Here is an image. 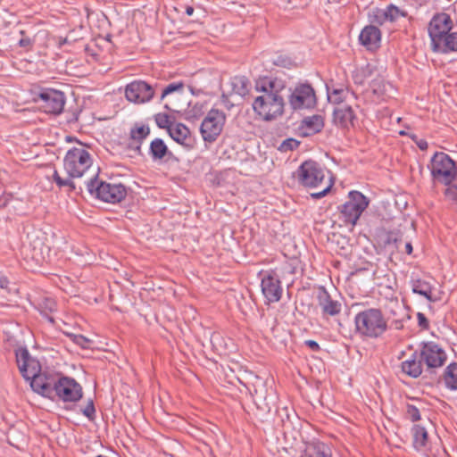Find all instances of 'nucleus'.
Here are the masks:
<instances>
[{"label": "nucleus", "instance_id": "1a4fd4ad", "mask_svg": "<svg viewBox=\"0 0 457 457\" xmlns=\"http://www.w3.org/2000/svg\"><path fill=\"white\" fill-rule=\"evenodd\" d=\"M298 183L306 188H317L324 183V169L315 161H304L296 170Z\"/></svg>", "mask_w": 457, "mask_h": 457}, {"label": "nucleus", "instance_id": "b1692460", "mask_svg": "<svg viewBox=\"0 0 457 457\" xmlns=\"http://www.w3.org/2000/svg\"><path fill=\"white\" fill-rule=\"evenodd\" d=\"M411 436L412 445L416 450L421 451L427 447L428 442V434L424 427L414 425L411 428Z\"/></svg>", "mask_w": 457, "mask_h": 457}, {"label": "nucleus", "instance_id": "7c9ffc66", "mask_svg": "<svg viewBox=\"0 0 457 457\" xmlns=\"http://www.w3.org/2000/svg\"><path fill=\"white\" fill-rule=\"evenodd\" d=\"M385 17H386L387 21L395 22L400 17H407L408 12L405 10L400 9L396 5L390 4L386 9Z\"/></svg>", "mask_w": 457, "mask_h": 457}, {"label": "nucleus", "instance_id": "8fccbe9b", "mask_svg": "<svg viewBox=\"0 0 457 457\" xmlns=\"http://www.w3.org/2000/svg\"><path fill=\"white\" fill-rule=\"evenodd\" d=\"M257 409L262 411L263 413H270L271 411V407L268 403H264L263 405L259 404L255 402Z\"/></svg>", "mask_w": 457, "mask_h": 457}, {"label": "nucleus", "instance_id": "ea45409f", "mask_svg": "<svg viewBox=\"0 0 457 457\" xmlns=\"http://www.w3.org/2000/svg\"><path fill=\"white\" fill-rule=\"evenodd\" d=\"M272 63L276 66L287 69H290L292 66H294V61L290 57L282 54L276 56L273 59Z\"/></svg>", "mask_w": 457, "mask_h": 457}, {"label": "nucleus", "instance_id": "4c0bfd02", "mask_svg": "<svg viewBox=\"0 0 457 457\" xmlns=\"http://www.w3.org/2000/svg\"><path fill=\"white\" fill-rule=\"evenodd\" d=\"M154 120L156 122V125L160 129H166L167 131L173 126L172 122L170 121V116L166 113H157L154 116Z\"/></svg>", "mask_w": 457, "mask_h": 457}, {"label": "nucleus", "instance_id": "79ce46f5", "mask_svg": "<svg viewBox=\"0 0 457 457\" xmlns=\"http://www.w3.org/2000/svg\"><path fill=\"white\" fill-rule=\"evenodd\" d=\"M406 415H407V418L410 419L413 422L420 420V410L417 406H415L413 404L406 405Z\"/></svg>", "mask_w": 457, "mask_h": 457}, {"label": "nucleus", "instance_id": "a19ab883", "mask_svg": "<svg viewBox=\"0 0 457 457\" xmlns=\"http://www.w3.org/2000/svg\"><path fill=\"white\" fill-rule=\"evenodd\" d=\"M84 416H86L90 421L95 420L96 419V408L94 404V401L89 399L87 404L85 408L81 410Z\"/></svg>", "mask_w": 457, "mask_h": 457}, {"label": "nucleus", "instance_id": "7ed1b4c3", "mask_svg": "<svg viewBox=\"0 0 457 457\" xmlns=\"http://www.w3.org/2000/svg\"><path fill=\"white\" fill-rule=\"evenodd\" d=\"M354 323L356 332L368 338H378L387 329V322L382 312L377 308L366 309L357 313Z\"/></svg>", "mask_w": 457, "mask_h": 457}, {"label": "nucleus", "instance_id": "e433bc0d", "mask_svg": "<svg viewBox=\"0 0 457 457\" xmlns=\"http://www.w3.org/2000/svg\"><path fill=\"white\" fill-rule=\"evenodd\" d=\"M299 145H300V141H298L293 137H289V138L285 139L279 145V146L278 147V150L282 153H287V152L296 149Z\"/></svg>", "mask_w": 457, "mask_h": 457}, {"label": "nucleus", "instance_id": "37998d69", "mask_svg": "<svg viewBox=\"0 0 457 457\" xmlns=\"http://www.w3.org/2000/svg\"><path fill=\"white\" fill-rule=\"evenodd\" d=\"M20 34L21 35V38L18 42L19 46L25 48L27 51L31 50L34 44L33 40L26 36L24 30H21Z\"/></svg>", "mask_w": 457, "mask_h": 457}, {"label": "nucleus", "instance_id": "58836bf2", "mask_svg": "<svg viewBox=\"0 0 457 457\" xmlns=\"http://www.w3.org/2000/svg\"><path fill=\"white\" fill-rule=\"evenodd\" d=\"M446 186L447 187L445 189V197L451 201L457 202V171L452 183Z\"/></svg>", "mask_w": 457, "mask_h": 457}, {"label": "nucleus", "instance_id": "13d9d810", "mask_svg": "<svg viewBox=\"0 0 457 457\" xmlns=\"http://www.w3.org/2000/svg\"><path fill=\"white\" fill-rule=\"evenodd\" d=\"M448 33L449 32H443L442 36L440 37L441 40H445Z\"/></svg>", "mask_w": 457, "mask_h": 457}, {"label": "nucleus", "instance_id": "5fc2aeb1", "mask_svg": "<svg viewBox=\"0 0 457 457\" xmlns=\"http://www.w3.org/2000/svg\"><path fill=\"white\" fill-rule=\"evenodd\" d=\"M405 252L408 253V254H411L412 253V245H411V243L408 242L405 244Z\"/></svg>", "mask_w": 457, "mask_h": 457}, {"label": "nucleus", "instance_id": "09e8293b", "mask_svg": "<svg viewBox=\"0 0 457 457\" xmlns=\"http://www.w3.org/2000/svg\"><path fill=\"white\" fill-rule=\"evenodd\" d=\"M304 345L306 346H308L313 352H319L320 350L319 344L314 340H312V339L306 340L304 342Z\"/></svg>", "mask_w": 457, "mask_h": 457}, {"label": "nucleus", "instance_id": "c756f323", "mask_svg": "<svg viewBox=\"0 0 457 457\" xmlns=\"http://www.w3.org/2000/svg\"><path fill=\"white\" fill-rule=\"evenodd\" d=\"M412 292L424 296L428 301H435L432 298V287L427 281L418 279L412 284Z\"/></svg>", "mask_w": 457, "mask_h": 457}, {"label": "nucleus", "instance_id": "bb28decb", "mask_svg": "<svg viewBox=\"0 0 457 457\" xmlns=\"http://www.w3.org/2000/svg\"><path fill=\"white\" fill-rule=\"evenodd\" d=\"M327 89L328 101L336 104H340L341 103H343L350 94L349 89L343 86L339 87H329L328 86Z\"/></svg>", "mask_w": 457, "mask_h": 457}, {"label": "nucleus", "instance_id": "49530a36", "mask_svg": "<svg viewBox=\"0 0 457 457\" xmlns=\"http://www.w3.org/2000/svg\"><path fill=\"white\" fill-rule=\"evenodd\" d=\"M73 342L84 349L88 348L90 343V341L82 335H73Z\"/></svg>", "mask_w": 457, "mask_h": 457}, {"label": "nucleus", "instance_id": "4468645a", "mask_svg": "<svg viewBox=\"0 0 457 457\" xmlns=\"http://www.w3.org/2000/svg\"><path fill=\"white\" fill-rule=\"evenodd\" d=\"M262 292L270 303H277L281 299L283 288L279 276L274 270L266 271L261 281Z\"/></svg>", "mask_w": 457, "mask_h": 457}, {"label": "nucleus", "instance_id": "aec40b11", "mask_svg": "<svg viewBox=\"0 0 457 457\" xmlns=\"http://www.w3.org/2000/svg\"><path fill=\"white\" fill-rule=\"evenodd\" d=\"M431 49L433 52L441 54L457 52V31L451 29L445 40L439 38L431 43Z\"/></svg>", "mask_w": 457, "mask_h": 457}, {"label": "nucleus", "instance_id": "f03ea898", "mask_svg": "<svg viewBox=\"0 0 457 457\" xmlns=\"http://www.w3.org/2000/svg\"><path fill=\"white\" fill-rule=\"evenodd\" d=\"M260 95L252 104L254 113L264 121H273L283 116L286 107L287 82L275 76H260L254 82Z\"/></svg>", "mask_w": 457, "mask_h": 457}, {"label": "nucleus", "instance_id": "72a5a7b5", "mask_svg": "<svg viewBox=\"0 0 457 457\" xmlns=\"http://www.w3.org/2000/svg\"><path fill=\"white\" fill-rule=\"evenodd\" d=\"M204 113V104L201 103H195V104H189L187 111V116L189 120H197Z\"/></svg>", "mask_w": 457, "mask_h": 457}, {"label": "nucleus", "instance_id": "4d7b16f0", "mask_svg": "<svg viewBox=\"0 0 457 457\" xmlns=\"http://www.w3.org/2000/svg\"><path fill=\"white\" fill-rule=\"evenodd\" d=\"M193 12H194V8H193L192 6H187V7L186 8V13H187V15H192V14H193Z\"/></svg>", "mask_w": 457, "mask_h": 457}, {"label": "nucleus", "instance_id": "9d476101", "mask_svg": "<svg viewBox=\"0 0 457 457\" xmlns=\"http://www.w3.org/2000/svg\"><path fill=\"white\" fill-rule=\"evenodd\" d=\"M226 122V114L218 109L212 108L200 126L204 141L212 143L220 135Z\"/></svg>", "mask_w": 457, "mask_h": 457}, {"label": "nucleus", "instance_id": "9b49d317", "mask_svg": "<svg viewBox=\"0 0 457 457\" xmlns=\"http://www.w3.org/2000/svg\"><path fill=\"white\" fill-rule=\"evenodd\" d=\"M158 87V84L153 86L144 80H134L126 86L125 96L131 103L145 104L154 98Z\"/></svg>", "mask_w": 457, "mask_h": 457}, {"label": "nucleus", "instance_id": "412c9836", "mask_svg": "<svg viewBox=\"0 0 457 457\" xmlns=\"http://www.w3.org/2000/svg\"><path fill=\"white\" fill-rule=\"evenodd\" d=\"M305 457H332L330 447L320 441H312L306 445Z\"/></svg>", "mask_w": 457, "mask_h": 457}, {"label": "nucleus", "instance_id": "0eeeda50", "mask_svg": "<svg viewBox=\"0 0 457 457\" xmlns=\"http://www.w3.org/2000/svg\"><path fill=\"white\" fill-rule=\"evenodd\" d=\"M369 204L370 200L362 193L349 192L347 201L338 206L340 220L346 225L354 226Z\"/></svg>", "mask_w": 457, "mask_h": 457}, {"label": "nucleus", "instance_id": "dca6fc26", "mask_svg": "<svg viewBox=\"0 0 457 457\" xmlns=\"http://www.w3.org/2000/svg\"><path fill=\"white\" fill-rule=\"evenodd\" d=\"M356 120V114L350 105H341L333 111V122L343 129L354 127Z\"/></svg>", "mask_w": 457, "mask_h": 457}, {"label": "nucleus", "instance_id": "864d4df0", "mask_svg": "<svg viewBox=\"0 0 457 457\" xmlns=\"http://www.w3.org/2000/svg\"><path fill=\"white\" fill-rule=\"evenodd\" d=\"M221 102L223 103V104H224L227 108H228V109H229V106H228V103H229V101H228V96H225V95H222V96H221Z\"/></svg>", "mask_w": 457, "mask_h": 457}, {"label": "nucleus", "instance_id": "a18cd8bd", "mask_svg": "<svg viewBox=\"0 0 457 457\" xmlns=\"http://www.w3.org/2000/svg\"><path fill=\"white\" fill-rule=\"evenodd\" d=\"M402 239H401V237L398 233L396 232H388L387 235H386V239L385 241V244L386 245H394L395 246H397V244L398 242H401Z\"/></svg>", "mask_w": 457, "mask_h": 457}, {"label": "nucleus", "instance_id": "f704fd0d", "mask_svg": "<svg viewBox=\"0 0 457 457\" xmlns=\"http://www.w3.org/2000/svg\"><path fill=\"white\" fill-rule=\"evenodd\" d=\"M385 14V9L375 8L372 10L371 13L369 14L370 21L378 25H383L387 21Z\"/></svg>", "mask_w": 457, "mask_h": 457}, {"label": "nucleus", "instance_id": "2f4dec72", "mask_svg": "<svg viewBox=\"0 0 457 457\" xmlns=\"http://www.w3.org/2000/svg\"><path fill=\"white\" fill-rule=\"evenodd\" d=\"M72 178L62 179L56 170H54L53 173V180L56 183L59 188L68 187L70 191H74L76 189L75 183L71 180Z\"/></svg>", "mask_w": 457, "mask_h": 457}, {"label": "nucleus", "instance_id": "603ef678", "mask_svg": "<svg viewBox=\"0 0 457 457\" xmlns=\"http://www.w3.org/2000/svg\"><path fill=\"white\" fill-rule=\"evenodd\" d=\"M418 146L420 147V149L421 150H426L428 148V143L425 141V140H420L419 143H418Z\"/></svg>", "mask_w": 457, "mask_h": 457}, {"label": "nucleus", "instance_id": "c9c22d12", "mask_svg": "<svg viewBox=\"0 0 457 457\" xmlns=\"http://www.w3.org/2000/svg\"><path fill=\"white\" fill-rule=\"evenodd\" d=\"M184 88V83L179 82H172L167 85L162 90V94L160 96V101L162 102L167 96L176 92L179 91L181 92Z\"/></svg>", "mask_w": 457, "mask_h": 457}, {"label": "nucleus", "instance_id": "cd10ccee", "mask_svg": "<svg viewBox=\"0 0 457 457\" xmlns=\"http://www.w3.org/2000/svg\"><path fill=\"white\" fill-rule=\"evenodd\" d=\"M444 380L446 387L457 390V362L451 363L446 367Z\"/></svg>", "mask_w": 457, "mask_h": 457}, {"label": "nucleus", "instance_id": "a211bd4d", "mask_svg": "<svg viewBox=\"0 0 457 457\" xmlns=\"http://www.w3.org/2000/svg\"><path fill=\"white\" fill-rule=\"evenodd\" d=\"M319 306L321 308L323 316H336L341 312V303L333 300L325 287H321L317 295Z\"/></svg>", "mask_w": 457, "mask_h": 457}, {"label": "nucleus", "instance_id": "2eb2a0df", "mask_svg": "<svg viewBox=\"0 0 457 457\" xmlns=\"http://www.w3.org/2000/svg\"><path fill=\"white\" fill-rule=\"evenodd\" d=\"M451 29H453V23L449 14L440 12L434 15L428 28L431 43L438 40L443 32H450Z\"/></svg>", "mask_w": 457, "mask_h": 457}, {"label": "nucleus", "instance_id": "c85d7f7f", "mask_svg": "<svg viewBox=\"0 0 457 457\" xmlns=\"http://www.w3.org/2000/svg\"><path fill=\"white\" fill-rule=\"evenodd\" d=\"M303 123L305 128L310 131L311 134H316L320 132L324 128V119L320 115H312L306 117Z\"/></svg>", "mask_w": 457, "mask_h": 457}, {"label": "nucleus", "instance_id": "39448f33", "mask_svg": "<svg viewBox=\"0 0 457 457\" xmlns=\"http://www.w3.org/2000/svg\"><path fill=\"white\" fill-rule=\"evenodd\" d=\"M287 92L286 96L293 111L312 109L317 104L315 90L308 81L296 83L293 87H289Z\"/></svg>", "mask_w": 457, "mask_h": 457}, {"label": "nucleus", "instance_id": "4be33fe9", "mask_svg": "<svg viewBox=\"0 0 457 457\" xmlns=\"http://www.w3.org/2000/svg\"><path fill=\"white\" fill-rule=\"evenodd\" d=\"M232 92L242 97L249 95L251 89V81L244 75H237L230 78L229 81Z\"/></svg>", "mask_w": 457, "mask_h": 457}, {"label": "nucleus", "instance_id": "5701e85b", "mask_svg": "<svg viewBox=\"0 0 457 457\" xmlns=\"http://www.w3.org/2000/svg\"><path fill=\"white\" fill-rule=\"evenodd\" d=\"M168 133L177 143L183 145H188L187 140L190 137V130L186 125L182 123L173 124Z\"/></svg>", "mask_w": 457, "mask_h": 457}, {"label": "nucleus", "instance_id": "de8ad7c7", "mask_svg": "<svg viewBox=\"0 0 457 457\" xmlns=\"http://www.w3.org/2000/svg\"><path fill=\"white\" fill-rule=\"evenodd\" d=\"M418 325L422 330H428L429 328V321L422 312L417 313Z\"/></svg>", "mask_w": 457, "mask_h": 457}, {"label": "nucleus", "instance_id": "052dcab7", "mask_svg": "<svg viewBox=\"0 0 457 457\" xmlns=\"http://www.w3.org/2000/svg\"><path fill=\"white\" fill-rule=\"evenodd\" d=\"M164 107H165L166 109H168V110H170V107L168 106V104H165V106H164Z\"/></svg>", "mask_w": 457, "mask_h": 457}, {"label": "nucleus", "instance_id": "473e14b6", "mask_svg": "<svg viewBox=\"0 0 457 457\" xmlns=\"http://www.w3.org/2000/svg\"><path fill=\"white\" fill-rule=\"evenodd\" d=\"M41 308H42L41 313L46 317V319L47 320H49L50 322L54 323V319L52 316L48 315L47 312H54L56 311V303H55V302L53 299L46 298L43 302Z\"/></svg>", "mask_w": 457, "mask_h": 457}, {"label": "nucleus", "instance_id": "f257e3e1", "mask_svg": "<svg viewBox=\"0 0 457 457\" xmlns=\"http://www.w3.org/2000/svg\"><path fill=\"white\" fill-rule=\"evenodd\" d=\"M17 366L21 376L30 380L34 392L52 401L75 403L83 397L81 385L73 378L51 370L41 371L37 360L31 357L27 347L15 350Z\"/></svg>", "mask_w": 457, "mask_h": 457}, {"label": "nucleus", "instance_id": "6ab92c4d", "mask_svg": "<svg viewBox=\"0 0 457 457\" xmlns=\"http://www.w3.org/2000/svg\"><path fill=\"white\" fill-rule=\"evenodd\" d=\"M422 363L419 351H414L407 360L402 361L401 370L406 376L417 378L422 374Z\"/></svg>", "mask_w": 457, "mask_h": 457}, {"label": "nucleus", "instance_id": "a878e982", "mask_svg": "<svg viewBox=\"0 0 457 457\" xmlns=\"http://www.w3.org/2000/svg\"><path fill=\"white\" fill-rule=\"evenodd\" d=\"M150 128L148 125L135 123L134 126L130 129L129 136L130 138L138 143L137 149L139 151L141 147V144L143 141L149 136Z\"/></svg>", "mask_w": 457, "mask_h": 457}, {"label": "nucleus", "instance_id": "423d86ee", "mask_svg": "<svg viewBox=\"0 0 457 457\" xmlns=\"http://www.w3.org/2000/svg\"><path fill=\"white\" fill-rule=\"evenodd\" d=\"M428 167L435 184L450 185L457 172L454 161L443 152L433 155Z\"/></svg>", "mask_w": 457, "mask_h": 457}, {"label": "nucleus", "instance_id": "ddd939ff", "mask_svg": "<svg viewBox=\"0 0 457 457\" xmlns=\"http://www.w3.org/2000/svg\"><path fill=\"white\" fill-rule=\"evenodd\" d=\"M38 99L41 102L40 107L44 112L54 115L62 113L66 101L65 96L62 91L51 88L40 92Z\"/></svg>", "mask_w": 457, "mask_h": 457}, {"label": "nucleus", "instance_id": "3c124183", "mask_svg": "<svg viewBox=\"0 0 457 457\" xmlns=\"http://www.w3.org/2000/svg\"><path fill=\"white\" fill-rule=\"evenodd\" d=\"M9 285V280L4 276H0V287L1 288H7Z\"/></svg>", "mask_w": 457, "mask_h": 457}, {"label": "nucleus", "instance_id": "6e6552de", "mask_svg": "<svg viewBox=\"0 0 457 457\" xmlns=\"http://www.w3.org/2000/svg\"><path fill=\"white\" fill-rule=\"evenodd\" d=\"M64 170L70 178H81L92 166L90 154L83 147H72L63 160Z\"/></svg>", "mask_w": 457, "mask_h": 457}, {"label": "nucleus", "instance_id": "6e6d98bb", "mask_svg": "<svg viewBox=\"0 0 457 457\" xmlns=\"http://www.w3.org/2000/svg\"><path fill=\"white\" fill-rule=\"evenodd\" d=\"M395 324L396 329H401L403 327V322L401 320H395Z\"/></svg>", "mask_w": 457, "mask_h": 457}, {"label": "nucleus", "instance_id": "c03bdc74", "mask_svg": "<svg viewBox=\"0 0 457 457\" xmlns=\"http://www.w3.org/2000/svg\"><path fill=\"white\" fill-rule=\"evenodd\" d=\"M333 187V181L329 179L325 187L319 192H314L311 194L312 198L313 199H320L327 195L328 192L330 191L331 187Z\"/></svg>", "mask_w": 457, "mask_h": 457}, {"label": "nucleus", "instance_id": "f8f14e48", "mask_svg": "<svg viewBox=\"0 0 457 457\" xmlns=\"http://www.w3.org/2000/svg\"><path fill=\"white\" fill-rule=\"evenodd\" d=\"M419 354L428 370L443 366L446 361L445 352L434 342L422 343Z\"/></svg>", "mask_w": 457, "mask_h": 457}, {"label": "nucleus", "instance_id": "393cba45", "mask_svg": "<svg viewBox=\"0 0 457 457\" xmlns=\"http://www.w3.org/2000/svg\"><path fill=\"white\" fill-rule=\"evenodd\" d=\"M149 154L153 161L162 160L167 154H171L164 141L161 138H154L149 146Z\"/></svg>", "mask_w": 457, "mask_h": 457}, {"label": "nucleus", "instance_id": "f3484780", "mask_svg": "<svg viewBox=\"0 0 457 457\" xmlns=\"http://www.w3.org/2000/svg\"><path fill=\"white\" fill-rule=\"evenodd\" d=\"M359 42L361 46H365L367 50H377L380 47V29L372 24L365 26L359 35Z\"/></svg>", "mask_w": 457, "mask_h": 457}, {"label": "nucleus", "instance_id": "bf43d9fd", "mask_svg": "<svg viewBox=\"0 0 457 457\" xmlns=\"http://www.w3.org/2000/svg\"><path fill=\"white\" fill-rule=\"evenodd\" d=\"M219 337V334H213L212 336V340H213L214 338L218 337Z\"/></svg>", "mask_w": 457, "mask_h": 457}, {"label": "nucleus", "instance_id": "20e7f679", "mask_svg": "<svg viewBox=\"0 0 457 457\" xmlns=\"http://www.w3.org/2000/svg\"><path fill=\"white\" fill-rule=\"evenodd\" d=\"M86 187L91 195L110 204L120 203L127 195V188L124 185L98 180L97 172L89 178L86 182Z\"/></svg>", "mask_w": 457, "mask_h": 457}]
</instances>
